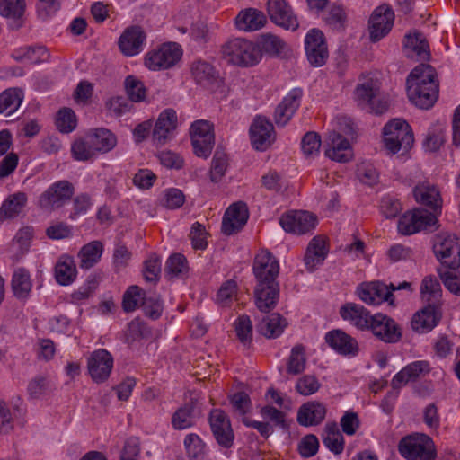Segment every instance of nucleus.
<instances>
[{
  "label": "nucleus",
  "mask_w": 460,
  "mask_h": 460,
  "mask_svg": "<svg viewBox=\"0 0 460 460\" xmlns=\"http://www.w3.org/2000/svg\"><path fill=\"white\" fill-rule=\"evenodd\" d=\"M252 270L257 282L255 305L261 312L268 313L275 308L279 298V261L269 251H261L254 258Z\"/></svg>",
  "instance_id": "1"
},
{
  "label": "nucleus",
  "mask_w": 460,
  "mask_h": 460,
  "mask_svg": "<svg viewBox=\"0 0 460 460\" xmlns=\"http://www.w3.org/2000/svg\"><path fill=\"white\" fill-rule=\"evenodd\" d=\"M407 94L417 107L428 110L438 97V83L435 69L429 65L416 66L407 77Z\"/></svg>",
  "instance_id": "2"
},
{
  "label": "nucleus",
  "mask_w": 460,
  "mask_h": 460,
  "mask_svg": "<svg viewBox=\"0 0 460 460\" xmlns=\"http://www.w3.org/2000/svg\"><path fill=\"white\" fill-rule=\"evenodd\" d=\"M221 55L227 63L240 67L253 66L262 58L260 46L243 38L228 40L221 46Z\"/></svg>",
  "instance_id": "3"
},
{
  "label": "nucleus",
  "mask_w": 460,
  "mask_h": 460,
  "mask_svg": "<svg viewBox=\"0 0 460 460\" xmlns=\"http://www.w3.org/2000/svg\"><path fill=\"white\" fill-rule=\"evenodd\" d=\"M384 145L391 154L402 150L407 152L414 143V137L411 126L406 120L394 119L386 123L383 128Z\"/></svg>",
  "instance_id": "4"
},
{
  "label": "nucleus",
  "mask_w": 460,
  "mask_h": 460,
  "mask_svg": "<svg viewBox=\"0 0 460 460\" xmlns=\"http://www.w3.org/2000/svg\"><path fill=\"white\" fill-rule=\"evenodd\" d=\"M398 451L406 460H435L437 457L431 438L420 433L402 438L399 441Z\"/></svg>",
  "instance_id": "5"
},
{
  "label": "nucleus",
  "mask_w": 460,
  "mask_h": 460,
  "mask_svg": "<svg viewBox=\"0 0 460 460\" xmlns=\"http://www.w3.org/2000/svg\"><path fill=\"white\" fill-rule=\"evenodd\" d=\"M438 226L437 216L423 208L407 211L397 224L398 231L402 235H411L420 231L434 232Z\"/></svg>",
  "instance_id": "6"
},
{
  "label": "nucleus",
  "mask_w": 460,
  "mask_h": 460,
  "mask_svg": "<svg viewBox=\"0 0 460 460\" xmlns=\"http://www.w3.org/2000/svg\"><path fill=\"white\" fill-rule=\"evenodd\" d=\"M181 57V47L176 42H167L148 51L145 57V65L153 71L166 70L174 66Z\"/></svg>",
  "instance_id": "7"
},
{
  "label": "nucleus",
  "mask_w": 460,
  "mask_h": 460,
  "mask_svg": "<svg viewBox=\"0 0 460 460\" xmlns=\"http://www.w3.org/2000/svg\"><path fill=\"white\" fill-rule=\"evenodd\" d=\"M433 252L441 266L457 270L460 267V240L454 234H438L434 238Z\"/></svg>",
  "instance_id": "8"
},
{
  "label": "nucleus",
  "mask_w": 460,
  "mask_h": 460,
  "mask_svg": "<svg viewBox=\"0 0 460 460\" xmlns=\"http://www.w3.org/2000/svg\"><path fill=\"white\" fill-rule=\"evenodd\" d=\"M75 194V186L67 180H60L50 184L39 197V206L42 209L55 210L68 203Z\"/></svg>",
  "instance_id": "9"
},
{
  "label": "nucleus",
  "mask_w": 460,
  "mask_h": 460,
  "mask_svg": "<svg viewBox=\"0 0 460 460\" xmlns=\"http://www.w3.org/2000/svg\"><path fill=\"white\" fill-rule=\"evenodd\" d=\"M355 95L359 105L367 106L375 114H383L388 110V101L381 95L377 81L368 79L358 84L355 89Z\"/></svg>",
  "instance_id": "10"
},
{
  "label": "nucleus",
  "mask_w": 460,
  "mask_h": 460,
  "mask_svg": "<svg viewBox=\"0 0 460 460\" xmlns=\"http://www.w3.org/2000/svg\"><path fill=\"white\" fill-rule=\"evenodd\" d=\"M114 365L112 355L105 349L93 350L87 357V372L96 384L107 381Z\"/></svg>",
  "instance_id": "11"
},
{
  "label": "nucleus",
  "mask_w": 460,
  "mask_h": 460,
  "mask_svg": "<svg viewBox=\"0 0 460 460\" xmlns=\"http://www.w3.org/2000/svg\"><path fill=\"white\" fill-rule=\"evenodd\" d=\"M208 422L213 437L219 447L230 448L234 440V433L228 416L220 409L211 411Z\"/></svg>",
  "instance_id": "12"
},
{
  "label": "nucleus",
  "mask_w": 460,
  "mask_h": 460,
  "mask_svg": "<svg viewBox=\"0 0 460 460\" xmlns=\"http://www.w3.org/2000/svg\"><path fill=\"white\" fill-rule=\"evenodd\" d=\"M394 13L387 4L376 7L369 19L370 40L373 42L380 40L386 36L393 28Z\"/></svg>",
  "instance_id": "13"
},
{
  "label": "nucleus",
  "mask_w": 460,
  "mask_h": 460,
  "mask_svg": "<svg viewBox=\"0 0 460 460\" xmlns=\"http://www.w3.org/2000/svg\"><path fill=\"white\" fill-rule=\"evenodd\" d=\"M203 92L216 102L226 99L229 93V87L220 71L205 62H203Z\"/></svg>",
  "instance_id": "14"
},
{
  "label": "nucleus",
  "mask_w": 460,
  "mask_h": 460,
  "mask_svg": "<svg viewBox=\"0 0 460 460\" xmlns=\"http://www.w3.org/2000/svg\"><path fill=\"white\" fill-rule=\"evenodd\" d=\"M306 58L311 66H322L325 64L329 52L323 33L317 29L310 30L305 39Z\"/></svg>",
  "instance_id": "15"
},
{
  "label": "nucleus",
  "mask_w": 460,
  "mask_h": 460,
  "mask_svg": "<svg viewBox=\"0 0 460 460\" xmlns=\"http://www.w3.org/2000/svg\"><path fill=\"white\" fill-rule=\"evenodd\" d=\"M282 228L295 234H305L315 228L317 217L308 211H292L279 218Z\"/></svg>",
  "instance_id": "16"
},
{
  "label": "nucleus",
  "mask_w": 460,
  "mask_h": 460,
  "mask_svg": "<svg viewBox=\"0 0 460 460\" xmlns=\"http://www.w3.org/2000/svg\"><path fill=\"white\" fill-rule=\"evenodd\" d=\"M267 12L270 21L278 26L291 31L299 26L292 7L286 0H268Z\"/></svg>",
  "instance_id": "17"
},
{
  "label": "nucleus",
  "mask_w": 460,
  "mask_h": 460,
  "mask_svg": "<svg viewBox=\"0 0 460 460\" xmlns=\"http://www.w3.org/2000/svg\"><path fill=\"white\" fill-rule=\"evenodd\" d=\"M374 336L387 343H395L402 337V332L398 324L391 317L376 314L369 324V330Z\"/></svg>",
  "instance_id": "18"
},
{
  "label": "nucleus",
  "mask_w": 460,
  "mask_h": 460,
  "mask_svg": "<svg viewBox=\"0 0 460 460\" xmlns=\"http://www.w3.org/2000/svg\"><path fill=\"white\" fill-rule=\"evenodd\" d=\"M178 126L177 112L171 108L164 110L155 124L152 137L155 143L164 145L174 136Z\"/></svg>",
  "instance_id": "19"
},
{
  "label": "nucleus",
  "mask_w": 460,
  "mask_h": 460,
  "mask_svg": "<svg viewBox=\"0 0 460 460\" xmlns=\"http://www.w3.org/2000/svg\"><path fill=\"white\" fill-rule=\"evenodd\" d=\"M249 210L246 203L238 201L233 203L226 211L222 221V232L232 235L239 232L247 223Z\"/></svg>",
  "instance_id": "20"
},
{
  "label": "nucleus",
  "mask_w": 460,
  "mask_h": 460,
  "mask_svg": "<svg viewBox=\"0 0 460 460\" xmlns=\"http://www.w3.org/2000/svg\"><path fill=\"white\" fill-rule=\"evenodd\" d=\"M324 339L325 342L340 355L355 357L358 353L357 340L340 329L328 332Z\"/></svg>",
  "instance_id": "21"
},
{
  "label": "nucleus",
  "mask_w": 460,
  "mask_h": 460,
  "mask_svg": "<svg viewBox=\"0 0 460 460\" xmlns=\"http://www.w3.org/2000/svg\"><path fill=\"white\" fill-rule=\"evenodd\" d=\"M431 371L430 364L427 360H417L405 366L392 379L391 385L394 390L401 389L409 382L425 376Z\"/></svg>",
  "instance_id": "22"
},
{
  "label": "nucleus",
  "mask_w": 460,
  "mask_h": 460,
  "mask_svg": "<svg viewBox=\"0 0 460 460\" xmlns=\"http://www.w3.org/2000/svg\"><path fill=\"white\" fill-rule=\"evenodd\" d=\"M325 155L332 160L346 163L352 158V150L350 144L347 138L341 134L332 131L326 137Z\"/></svg>",
  "instance_id": "23"
},
{
  "label": "nucleus",
  "mask_w": 460,
  "mask_h": 460,
  "mask_svg": "<svg viewBox=\"0 0 460 460\" xmlns=\"http://www.w3.org/2000/svg\"><path fill=\"white\" fill-rule=\"evenodd\" d=\"M340 315L360 331H368L373 315L363 305L346 303L340 308Z\"/></svg>",
  "instance_id": "24"
},
{
  "label": "nucleus",
  "mask_w": 460,
  "mask_h": 460,
  "mask_svg": "<svg viewBox=\"0 0 460 460\" xmlns=\"http://www.w3.org/2000/svg\"><path fill=\"white\" fill-rule=\"evenodd\" d=\"M146 34L138 26H132L124 31L119 40L120 51L128 57L139 54L144 48Z\"/></svg>",
  "instance_id": "25"
},
{
  "label": "nucleus",
  "mask_w": 460,
  "mask_h": 460,
  "mask_svg": "<svg viewBox=\"0 0 460 460\" xmlns=\"http://www.w3.org/2000/svg\"><path fill=\"white\" fill-rule=\"evenodd\" d=\"M273 125L263 117H257L250 128L252 146L256 150H266L272 142Z\"/></svg>",
  "instance_id": "26"
},
{
  "label": "nucleus",
  "mask_w": 460,
  "mask_h": 460,
  "mask_svg": "<svg viewBox=\"0 0 460 460\" xmlns=\"http://www.w3.org/2000/svg\"><path fill=\"white\" fill-rule=\"evenodd\" d=\"M327 407L323 402L310 401L300 406L297 411V422L304 427L317 426L325 419Z\"/></svg>",
  "instance_id": "27"
},
{
  "label": "nucleus",
  "mask_w": 460,
  "mask_h": 460,
  "mask_svg": "<svg viewBox=\"0 0 460 460\" xmlns=\"http://www.w3.org/2000/svg\"><path fill=\"white\" fill-rule=\"evenodd\" d=\"M302 95V90L295 88L277 106L274 120L278 126L283 127L291 119L300 105Z\"/></svg>",
  "instance_id": "28"
},
{
  "label": "nucleus",
  "mask_w": 460,
  "mask_h": 460,
  "mask_svg": "<svg viewBox=\"0 0 460 460\" xmlns=\"http://www.w3.org/2000/svg\"><path fill=\"white\" fill-rule=\"evenodd\" d=\"M441 314L438 306L428 305L412 316L411 325L414 332L426 333L430 332L440 321Z\"/></svg>",
  "instance_id": "29"
},
{
  "label": "nucleus",
  "mask_w": 460,
  "mask_h": 460,
  "mask_svg": "<svg viewBox=\"0 0 460 460\" xmlns=\"http://www.w3.org/2000/svg\"><path fill=\"white\" fill-rule=\"evenodd\" d=\"M403 53L411 59L426 60L429 57V44L420 32L406 34L403 40Z\"/></svg>",
  "instance_id": "30"
},
{
  "label": "nucleus",
  "mask_w": 460,
  "mask_h": 460,
  "mask_svg": "<svg viewBox=\"0 0 460 460\" xmlns=\"http://www.w3.org/2000/svg\"><path fill=\"white\" fill-rule=\"evenodd\" d=\"M24 411L21 398L14 399L11 403L0 400V431L8 433L13 428L16 419L21 417Z\"/></svg>",
  "instance_id": "31"
},
{
  "label": "nucleus",
  "mask_w": 460,
  "mask_h": 460,
  "mask_svg": "<svg viewBox=\"0 0 460 460\" xmlns=\"http://www.w3.org/2000/svg\"><path fill=\"white\" fill-rule=\"evenodd\" d=\"M267 22L264 13L255 8H246L239 12L234 23L239 31H254L261 29Z\"/></svg>",
  "instance_id": "32"
},
{
  "label": "nucleus",
  "mask_w": 460,
  "mask_h": 460,
  "mask_svg": "<svg viewBox=\"0 0 460 460\" xmlns=\"http://www.w3.org/2000/svg\"><path fill=\"white\" fill-rule=\"evenodd\" d=\"M413 193L416 201L431 208L432 214L438 216L441 213L442 199L439 190L435 186L419 185L415 187Z\"/></svg>",
  "instance_id": "33"
},
{
  "label": "nucleus",
  "mask_w": 460,
  "mask_h": 460,
  "mask_svg": "<svg viewBox=\"0 0 460 460\" xmlns=\"http://www.w3.org/2000/svg\"><path fill=\"white\" fill-rule=\"evenodd\" d=\"M25 10V0H0V15L12 21L13 29L18 30L23 25Z\"/></svg>",
  "instance_id": "34"
},
{
  "label": "nucleus",
  "mask_w": 460,
  "mask_h": 460,
  "mask_svg": "<svg viewBox=\"0 0 460 460\" xmlns=\"http://www.w3.org/2000/svg\"><path fill=\"white\" fill-rule=\"evenodd\" d=\"M55 278L58 284L68 286L72 284L77 276L75 260L67 254L61 255L55 265Z\"/></svg>",
  "instance_id": "35"
},
{
  "label": "nucleus",
  "mask_w": 460,
  "mask_h": 460,
  "mask_svg": "<svg viewBox=\"0 0 460 460\" xmlns=\"http://www.w3.org/2000/svg\"><path fill=\"white\" fill-rule=\"evenodd\" d=\"M104 245L101 241H92L84 244L78 252L79 267L89 270L96 265L102 258Z\"/></svg>",
  "instance_id": "36"
},
{
  "label": "nucleus",
  "mask_w": 460,
  "mask_h": 460,
  "mask_svg": "<svg viewBox=\"0 0 460 460\" xmlns=\"http://www.w3.org/2000/svg\"><path fill=\"white\" fill-rule=\"evenodd\" d=\"M27 204V195L19 191L9 195L0 207V221L18 217Z\"/></svg>",
  "instance_id": "37"
},
{
  "label": "nucleus",
  "mask_w": 460,
  "mask_h": 460,
  "mask_svg": "<svg viewBox=\"0 0 460 460\" xmlns=\"http://www.w3.org/2000/svg\"><path fill=\"white\" fill-rule=\"evenodd\" d=\"M190 403H186L173 413L172 424L175 429H188L194 424L199 399L190 398Z\"/></svg>",
  "instance_id": "38"
},
{
  "label": "nucleus",
  "mask_w": 460,
  "mask_h": 460,
  "mask_svg": "<svg viewBox=\"0 0 460 460\" xmlns=\"http://www.w3.org/2000/svg\"><path fill=\"white\" fill-rule=\"evenodd\" d=\"M287 326V321L279 314H271L264 317L258 324L259 332L266 338H277Z\"/></svg>",
  "instance_id": "39"
},
{
  "label": "nucleus",
  "mask_w": 460,
  "mask_h": 460,
  "mask_svg": "<svg viewBox=\"0 0 460 460\" xmlns=\"http://www.w3.org/2000/svg\"><path fill=\"white\" fill-rule=\"evenodd\" d=\"M327 255L325 241L318 236L314 237L307 247L305 256L306 267L313 270L317 264L322 263Z\"/></svg>",
  "instance_id": "40"
},
{
  "label": "nucleus",
  "mask_w": 460,
  "mask_h": 460,
  "mask_svg": "<svg viewBox=\"0 0 460 460\" xmlns=\"http://www.w3.org/2000/svg\"><path fill=\"white\" fill-rule=\"evenodd\" d=\"M420 295L428 305H434L439 308L442 289L439 281L433 276L425 277L420 285Z\"/></svg>",
  "instance_id": "41"
},
{
  "label": "nucleus",
  "mask_w": 460,
  "mask_h": 460,
  "mask_svg": "<svg viewBox=\"0 0 460 460\" xmlns=\"http://www.w3.org/2000/svg\"><path fill=\"white\" fill-rule=\"evenodd\" d=\"M446 142V127L443 123L432 124L423 140V147L429 152H437Z\"/></svg>",
  "instance_id": "42"
},
{
  "label": "nucleus",
  "mask_w": 460,
  "mask_h": 460,
  "mask_svg": "<svg viewBox=\"0 0 460 460\" xmlns=\"http://www.w3.org/2000/svg\"><path fill=\"white\" fill-rule=\"evenodd\" d=\"M23 100V92L9 88L0 93V113L9 116L18 110Z\"/></svg>",
  "instance_id": "43"
},
{
  "label": "nucleus",
  "mask_w": 460,
  "mask_h": 460,
  "mask_svg": "<svg viewBox=\"0 0 460 460\" xmlns=\"http://www.w3.org/2000/svg\"><path fill=\"white\" fill-rule=\"evenodd\" d=\"M32 288L31 277L23 268L16 270L12 279V289L18 299H25L29 296Z\"/></svg>",
  "instance_id": "44"
},
{
  "label": "nucleus",
  "mask_w": 460,
  "mask_h": 460,
  "mask_svg": "<svg viewBox=\"0 0 460 460\" xmlns=\"http://www.w3.org/2000/svg\"><path fill=\"white\" fill-rule=\"evenodd\" d=\"M323 442L330 451L336 455L343 451L344 438L335 422L325 425Z\"/></svg>",
  "instance_id": "45"
},
{
  "label": "nucleus",
  "mask_w": 460,
  "mask_h": 460,
  "mask_svg": "<svg viewBox=\"0 0 460 460\" xmlns=\"http://www.w3.org/2000/svg\"><path fill=\"white\" fill-rule=\"evenodd\" d=\"M228 167V157L221 146H217L211 161L208 172L209 179L217 183L224 177Z\"/></svg>",
  "instance_id": "46"
},
{
  "label": "nucleus",
  "mask_w": 460,
  "mask_h": 460,
  "mask_svg": "<svg viewBox=\"0 0 460 460\" xmlns=\"http://www.w3.org/2000/svg\"><path fill=\"white\" fill-rule=\"evenodd\" d=\"M90 137L99 153H107L113 149L117 144L116 136L109 129L97 128Z\"/></svg>",
  "instance_id": "47"
},
{
  "label": "nucleus",
  "mask_w": 460,
  "mask_h": 460,
  "mask_svg": "<svg viewBox=\"0 0 460 460\" xmlns=\"http://www.w3.org/2000/svg\"><path fill=\"white\" fill-rule=\"evenodd\" d=\"M95 148L91 137L88 136L86 138H79L74 141L71 146V154L76 161H87L96 155L97 150Z\"/></svg>",
  "instance_id": "48"
},
{
  "label": "nucleus",
  "mask_w": 460,
  "mask_h": 460,
  "mask_svg": "<svg viewBox=\"0 0 460 460\" xmlns=\"http://www.w3.org/2000/svg\"><path fill=\"white\" fill-rule=\"evenodd\" d=\"M145 291L133 285L127 288L122 297V308L125 312H134L145 300Z\"/></svg>",
  "instance_id": "49"
},
{
  "label": "nucleus",
  "mask_w": 460,
  "mask_h": 460,
  "mask_svg": "<svg viewBox=\"0 0 460 460\" xmlns=\"http://www.w3.org/2000/svg\"><path fill=\"white\" fill-rule=\"evenodd\" d=\"M188 270L187 259L181 253L172 254L165 264V274L170 279L183 277Z\"/></svg>",
  "instance_id": "50"
},
{
  "label": "nucleus",
  "mask_w": 460,
  "mask_h": 460,
  "mask_svg": "<svg viewBox=\"0 0 460 460\" xmlns=\"http://www.w3.org/2000/svg\"><path fill=\"white\" fill-rule=\"evenodd\" d=\"M437 271L446 288L452 294L460 296V273L447 266H440Z\"/></svg>",
  "instance_id": "51"
},
{
  "label": "nucleus",
  "mask_w": 460,
  "mask_h": 460,
  "mask_svg": "<svg viewBox=\"0 0 460 460\" xmlns=\"http://www.w3.org/2000/svg\"><path fill=\"white\" fill-rule=\"evenodd\" d=\"M306 358L302 345H296L292 349L287 364V372L290 375H299L305 369Z\"/></svg>",
  "instance_id": "52"
},
{
  "label": "nucleus",
  "mask_w": 460,
  "mask_h": 460,
  "mask_svg": "<svg viewBox=\"0 0 460 460\" xmlns=\"http://www.w3.org/2000/svg\"><path fill=\"white\" fill-rule=\"evenodd\" d=\"M55 124L61 133H70L74 131L77 125L76 116L70 108H63L58 111L56 116Z\"/></svg>",
  "instance_id": "53"
},
{
  "label": "nucleus",
  "mask_w": 460,
  "mask_h": 460,
  "mask_svg": "<svg viewBox=\"0 0 460 460\" xmlns=\"http://www.w3.org/2000/svg\"><path fill=\"white\" fill-rule=\"evenodd\" d=\"M234 331L238 340L244 345H250L252 341V324L248 315H240L234 322Z\"/></svg>",
  "instance_id": "54"
},
{
  "label": "nucleus",
  "mask_w": 460,
  "mask_h": 460,
  "mask_svg": "<svg viewBox=\"0 0 460 460\" xmlns=\"http://www.w3.org/2000/svg\"><path fill=\"white\" fill-rule=\"evenodd\" d=\"M260 44L261 53L263 50L272 56L279 55L286 47V43L279 37L270 33L261 35Z\"/></svg>",
  "instance_id": "55"
},
{
  "label": "nucleus",
  "mask_w": 460,
  "mask_h": 460,
  "mask_svg": "<svg viewBox=\"0 0 460 460\" xmlns=\"http://www.w3.org/2000/svg\"><path fill=\"white\" fill-rule=\"evenodd\" d=\"M125 89L132 102H141L146 97V87L142 81L134 75H128L125 79Z\"/></svg>",
  "instance_id": "56"
},
{
  "label": "nucleus",
  "mask_w": 460,
  "mask_h": 460,
  "mask_svg": "<svg viewBox=\"0 0 460 460\" xmlns=\"http://www.w3.org/2000/svg\"><path fill=\"white\" fill-rule=\"evenodd\" d=\"M320 387L319 380L312 375H305L298 378L296 384V392L305 396L315 394Z\"/></svg>",
  "instance_id": "57"
},
{
  "label": "nucleus",
  "mask_w": 460,
  "mask_h": 460,
  "mask_svg": "<svg viewBox=\"0 0 460 460\" xmlns=\"http://www.w3.org/2000/svg\"><path fill=\"white\" fill-rule=\"evenodd\" d=\"M321 137L314 131L307 132L302 138L301 148L305 156L317 155L321 147Z\"/></svg>",
  "instance_id": "58"
},
{
  "label": "nucleus",
  "mask_w": 460,
  "mask_h": 460,
  "mask_svg": "<svg viewBox=\"0 0 460 460\" xmlns=\"http://www.w3.org/2000/svg\"><path fill=\"white\" fill-rule=\"evenodd\" d=\"M319 448V441L315 435L305 436L298 443V452L302 457L309 458L314 456Z\"/></svg>",
  "instance_id": "59"
},
{
  "label": "nucleus",
  "mask_w": 460,
  "mask_h": 460,
  "mask_svg": "<svg viewBox=\"0 0 460 460\" xmlns=\"http://www.w3.org/2000/svg\"><path fill=\"white\" fill-rule=\"evenodd\" d=\"M237 292V285L234 280L226 281L217 291V300L223 306H228Z\"/></svg>",
  "instance_id": "60"
},
{
  "label": "nucleus",
  "mask_w": 460,
  "mask_h": 460,
  "mask_svg": "<svg viewBox=\"0 0 460 460\" xmlns=\"http://www.w3.org/2000/svg\"><path fill=\"white\" fill-rule=\"evenodd\" d=\"M141 306L143 307L145 314L153 320L158 319L163 312L162 301L156 296L148 297L145 296V300Z\"/></svg>",
  "instance_id": "61"
},
{
  "label": "nucleus",
  "mask_w": 460,
  "mask_h": 460,
  "mask_svg": "<svg viewBox=\"0 0 460 460\" xmlns=\"http://www.w3.org/2000/svg\"><path fill=\"white\" fill-rule=\"evenodd\" d=\"M370 284L373 288V294L375 295V305H379L385 301L388 302L389 305H394V295L390 289V285L387 286L380 281H374Z\"/></svg>",
  "instance_id": "62"
},
{
  "label": "nucleus",
  "mask_w": 460,
  "mask_h": 460,
  "mask_svg": "<svg viewBox=\"0 0 460 460\" xmlns=\"http://www.w3.org/2000/svg\"><path fill=\"white\" fill-rule=\"evenodd\" d=\"M93 206L92 198L87 193H80L73 199V213L70 218L74 219L75 217L86 214Z\"/></svg>",
  "instance_id": "63"
},
{
  "label": "nucleus",
  "mask_w": 460,
  "mask_h": 460,
  "mask_svg": "<svg viewBox=\"0 0 460 460\" xmlns=\"http://www.w3.org/2000/svg\"><path fill=\"white\" fill-rule=\"evenodd\" d=\"M358 179L365 184L374 185L378 181V172L373 164L362 163L357 170Z\"/></svg>",
  "instance_id": "64"
}]
</instances>
